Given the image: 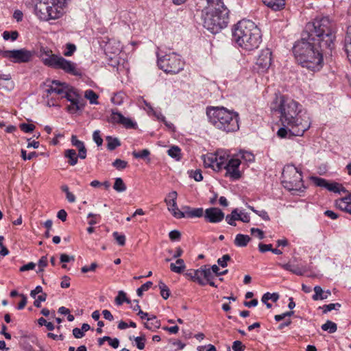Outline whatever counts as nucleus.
<instances>
[{"label": "nucleus", "mask_w": 351, "mask_h": 351, "mask_svg": "<svg viewBox=\"0 0 351 351\" xmlns=\"http://www.w3.org/2000/svg\"><path fill=\"white\" fill-rule=\"evenodd\" d=\"M336 26L328 16H317L306 24L293 53L296 61L307 69L316 71L323 66L324 56H331L335 48Z\"/></svg>", "instance_id": "nucleus-1"}, {"label": "nucleus", "mask_w": 351, "mask_h": 351, "mask_svg": "<svg viewBox=\"0 0 351 351\" xmlns=\"http://www.w3.org/2000/svg\"><path fill=\"white\" fill-rule=\"evenodd\" d=\"M300 105L293 99L283 95L276 96L271 103V111L280 114L283 126L289 128L292 135L300 136L309 129L311 121L306 114H302Z\"/></svg>", "instance_id": "nucleus-2"}, {"label": "nucleus", "mask_w": 351, "mask_h": 351, "mask_svg": "<svg viewBox=\"0 0 351 351\" xmlns=\"http://www.w3.org/2000/svg\"><path fill=\"white\" fill-rule=\"evenodd\" d=\"M197 11H201L203 26L213 34L227 27L229 10L221 0H195Z\"/></svg>", "instance_id": "nucleus-3"}, {"label": "nucleus", "mask_w": 351, "mask_h": 351, "mask_svg": "<svg viewBox=\"0 0 351 351\" xmlns=\"http://www.w3.org/2000/svg\"><path fill=\"white\" fill-rule=\"evenodd\" d=\"M232 36L238 46L246 51L257 49L262 41L260 29L250 20L238 22L233 29Z\"/></svg>", "instance_id": "nucleus-4"}, {"label": "nucleus", "mask_w": 351, "mask_h": 351, "mask_svg": "<svg viewBox=\"0 0 351 351\" xmlns=\"http://www.w3.org/2000/svg\"><path fill=\"white\" fill-rule=\"evenodd\" d=\"M206 114L209 122L217 129L226 133L234 132L239 129V115L224 107H208Z\"/></svg>", "instance_id": "nucleus-5"}, {"label": "nucleus", "mask_w": 351, "mask_h": 351, "mask_svg": "<svg viewBox=\"0 0 351 351\" xmlns=\"http://www.w3.org/2000/svg\"><path fill=\"white\" fill-rule=\"evenodd\" d=\"M63 4L60 0H38L35 5L34 12L41 21L57 19L63 14Z\"/></svg>", "instance_id": "nucleus-6"}, {"label": "nucleus", "mask_w": 351, "mask_h": 351, "mask_svg": "<svg viewBox=\"0 0 351 351\" xmlns=\"http://www.w3.org/2000/svg\"><path fill=\"white\" fill-rule=\"evenodd\" d=\"M41 56L45 65L56 69H61L66 73L73 75H80V72L76 69V64L62 57L54 54H50L51 51L41 49Z\"/></svg>", "instance_id": "nucleus-7"}, {"label": "nucleus", "mask_w": 351, "mask_h": 351, "mask_svg": "<svg viewBox=\"0 0 351 351\" xmlns=\"http://www.w3.org/2000/svg\"><path fill=\"white\" fill-rule=\"evenodd\" d=\"M282 183L289 191H299L304 186L302 173L292 165L284 167L282 173Z\"/></svg>", "instance_id": "nucleus-8"}, {"label": "nucleus", "mask_w": 351, "mask_h": 351, "mask_svg": "<svg viewBox=\"0 0 351 351\" xmlns=\"http://www.w3.org/2000/svg\"><path fill=\"white\" fill-rule=\"evenodd\" d=\"M159 68L167 73L176 74L184 67V62L175 53L167 54L158 59Z\"/></svg>", "instance_id": "nucleus-9"}, {"label": "nucleus", "mask_w": 351, "mask_h": 351, "mask_svg": "<svg viewBox=\"0 0 351 351\" xmlns=\"http://www.w3.org/2000/svg\"><path fill=\"white\" fill-rule=\"evenodd\" d=\"M3 58L15 63L28 62L34 56V52L25 49L6 50L1 51Z\"/></svg>", "instance_id": "nucleus-10"}, {"label": "nucleus", "mask_w": 351, "mask_h": 351, "mask_svg": "<svg viewBox=\"0 0 351 351\" xmlns=\"http://www.w3.org/2000/svg\"><path fill=\"white\" fill-rule=\"evenodd\" d=\"M272 53L268 48L263 49L255 62L254 69L260 73L267 71L271 65Z\"/></svg>", "instance_id": "nucleus-11"}, {"label": "nucleus", "mask_w": 351, "mask_h": 351, "mask_svg": "<svg viewBox=\"0 0 351 351\" xmlns=\"http://www.w3.org/2000/svg\"><path fill=\"white\" fill-rule=\"evenodd\" d=\"M108 121L109 123L113 124L122 125L127 129L134 128L136 125V123L132 119L125 117L121 112L114 110H112V113Z\"/></svg>", "instance_id": "nucleus-12"}, {"label": "nucleus", "mask_w": 351, "mask_h": 351, "mask_svg": "<svg viewBox=\"0 0 351 351\" xmlns=\"http://www.w3.org/2000/svg\"><path fill=\"white\" fill-rule=\"evenodd\" d=\"M79 95L77 93L75 89L68 85L66 91L64 95H62V98H66L71 103V105L67 107L68 111L71 112H75L80 110L79 106Z\"/></svg>", "instance_id": "nucleus-13"}, {"label": "nucleus", "mask_w": 351, "mask_h": 351, "mask_svg": "<svg viewBox=\"0 0 351 351\" xmlns=\"http://www.w3.org/2000/svg\"><path fill=\"white\" fill-rule=\"evenodd\" d=\"M241 160L239 158H230L224 169L226 170V176H229L232 180H238L241 177V173L239 168Z\"/></svg>", "instance_id": "nucleus-14"}, {"label": "nucleus", "mask_w": 351, "mask_h": 351, "mask_svg": "<svg viewBox=\"0 0 351 351\" xmlns=\"http://www.w3.org/2000/svg\"><path fill=\"white\" fill-rule=\"evenodd\" d=\"M203 217L206 222L217 223L221 222L225 217L224 213L219 208L211 207L204 211Z\"/></svg>", "instance_id": "nucleus-15"}, {"label": "nucleus", "mask_w": 351, "mask_h": 351, "mask_svg": "<svg viewBox=\"0 0 351 351\" xmlns=\"http://www.w3.org/2000/svg\"><path fill=\"white\" fill-rule=\"evenodd\" d=\"M182 211L174 213V217L177 219L184 217L194 218L202 217L204 215V209L202 208H192L190 206H185L182 208Z\"/></svg>", "instance_id": "nucleus-16"}, {"label": "nucleus", "mask_w": 351, "mask_h": 351, "mask_svg": "<svg viewBox=\"0 0 351 351\" xmlns=\"http://www.w3.org/2000/svg\"><path fill=\"white\" fill-rule=\"evenodd\" d=\"M68 85L66 83H61L58 80H53L51 85L46 89V92L47 94L56 93L62 98V95H64L65 91H66Z\"/></svg>", "instance_id": "nucleus-17"}, {"label": "nucleus", "mask_w": 351, "mask_h": 351, "mask_svg": "<svg viewBox=\"0 0 351 351\" xmlns=\"http://www.w3.org/2000/svg\"><path fill=\"white\" fill-rule=\"evenodd\" d=\"M337 208L351 214V193L335 201Z\"/></svg>", "instance_id": "nucleus-18"}, {"label": "nucleus", "mask_w": 351, "mask_h": 351, "mask_svg": "<svg viewBox=\"0 0 351 351\" xmlns=\"http://www.w3.org/2000/svg\"><path fill=\"white\" fill-rule=\"evenodd\" d=\"M217 160H216V165H217V171H219L221 169H224L226 164L228 162L229 156L223 152H217L215 153Z\"/></svg>", "instance_id": "nucleus-19"}, {"label": "nucleus", "mask_w": 351, "mask_h": 351, "mask_svg": "<svg viewBox=\"0 0 351 351\" xmlns=\"http://www.w3.org/2000/svg\"><path fill=\"white\" fill-rule=\"evenodd\" d=\"M313 290L315 293L312 298L315 301L326 300L331 295L330 290L324 291L320 286H315Z\"/></svg>", "instance_id": "nucleus-20"}, {"label": "nucleus", "mask_w": 351, "mask_h": 351, "mask_svg": "<svg viewBox=\"0 0 351 351\" xmlns=\"http://www.w3.org/2000/svg\"><path fill=\"white\" fill-rule=\"evenodd\" d=\"M278 265L280 266L285 270L291 271V273L298 276H302L306 271V269L304 268L300 267L298 265H294L289 263L286 264L279 263Z\"/></svg>", "instance_id": "nucleus-21"}, {"label": "nucleus", "mask_w": 351, "mask_h": 351, "mask_svg": "<svg viewBox=\"0 0 351 351\" xmlns=\"http://www.w3.org/2000/svg\"><path fill=\"white\" fill-rule=\"evenodd\" d=\"M203 162L206 167H211L217 171L216 160L217 157L215 154L209 153L202 156Z\"/></svg>", "instance_id": "nucleus-22"}, {"label": "nucleus", "mask_w": 351, "mask_h": 351, "mask_svg": "<svg viewBox=\"0 0 351 351\" xmlns=\"http://www.w3.org/2000/svg\"><path fill=\"white\" fill-rule=\"evenodd\" d=\"M263 3L274 10H282L285 5V0H263Z\"/></svg>", "instance_id": "nucleus-23"}, {"label": "nucleus", "mask_w": 351, "mask_h": 351, "mask_svg": "<svg viewBox=\"0 0 351 351\" xmlns=\"http://www.w3.org/2000/svg\"><path fill=\"white\" fill-rule=\"evenodd\" d=\"M64 157L68 158V163L74 166L77 163L78 156L75 149H69L64 151Z\"/></svg>", "instance_id": "nucleus-24"}, {"label": "nucleus", "mask_w": 351, "mask_h": 351, "mask_svg": "<svg viewBox=\"0 0 351 351\" xmlns=\"http://www.w3.org/2000/svg\"><path fill=\"white\" fill-rule=\"evenodd\" d=\"M250 239L248 235L238 234L234 239V243L237 247H243L247 245Z\"/></svg>", "instance_id": "nucleus-25"}, {"label": "nucleus", "mask_w": 351, "mask_h": 351, "mask_svg": "<svg viewBox=\"0 0 351 351\" xmlns=\"http://www.w3.org/2000/svg\"><path fill=\"white\" fill-rule=\"evenodd\" d=\"M147 322L144 324L145 327L150 330H155L158 329L160 326V322L159 320L156 319V317L152 315V317H149L147 318Z\"/></svg>", "instance_id": "nucleus-26"}, {"label": "nucleus", "mask_w": 351, "mask_h": 351, "mask_svg": "<svg viewBox=\"0 0 351 351\" xmlns=\"http://www.w3.org/2000/svg\"><path fill=\"white\" fill-rule=\"evenodd\" d=\"M176 263L178 265H176L175 263L170 264V269L172 271L177 273V274L182 273L186 267L184 260L181 259V258H178V259H177Z\"/></svg>", "instance_id": "nucleus-27"}, {"label": "nucleus", "mask_w": 351, "mask_h": 351, "mask_svg": "<svg viewBox=\"0 0 351 351\" xmlns=\"http://www.w3.org/2000/svg\"><path fill=\"white\" fill-rule=\"evenodd\" d=\"M344 50L348 61L351 64V34L347 32L344 38Z\"/></svg>", "instance_id": "nucleus-28"}, {"label": "nucleus", "mask_w": 351, "mask_h": 351, "mask_svg": "<svg viewBox=\"0 0 351 351\" xmlns=\"http://www.w3.org/2000/svg\"><path fill=\"white\" fill-rule=\"evenodd\" d=\"M326 189L329 191L340 193L341 192H346V189L337 182H328L326 186Z\"/></svg>", "instance_id": "nucleus-29"}, {"label": "nucleus", "mask_w": 351, "mask_h": 351, "mask_svg": "<svg viewBox=\"0 0 351 351\" xmlns=\"http://www.w3.org/2000/svg\"><path fill=\"white\" fill-rule=\"evenodd\" d=\"M106 139L107 141V148L110 151H112L121 145V142L117 138L108 136Z\"/></svg>", "instance_id": "nucleus-30"}, {"label": "nucleus", "mask_w": 351, "mask_h": 351, "mask_svg": "<svg viewBox=\"0 0 351 351\" xmlns=\"http://www.w3.org/2000/svg\"><path fill=\"white\" fill-rule=\"evenodd\" d=\"M149 155H150V152L147 149H144L140 152L134 151L132 152V156L135 158H141V159L147 160V162L150 161Z\"/></svg>", "instance_id": "nucleus-31"}, {"label": "nucleus", "mask_w": 351, "mask_h": 351, "mask_svg": "<svg viewBox=\"0 0 351 351\" xmlns=\"http://www.w3.org/2000/svg\"><path fill=\"white\" fill-rule=\"evenodd\" d=\"M322 329L324 331H328L329 333H334L337 330V326L332 321L328 320L322 326Z\"/></svg>", "instance_id": "nucleus-32"}, {"label": "nucleus", "mask_w": 351, "mask_h": 351, "mask_svg": "<svg viewBox=\"0 0 351 351\" xmlns=\"http://www.w3.org/2000/svg\"><path fill=\"white\" fill-rule=\"evenodd\" d=\"M177 196L178 194L176 191H172L167 195V197L165 199V202L167 204V206H176Z\"/></svg>", "instance_id": "nucleus-33"}, {"label": "nucleus", "mask_w": 351, "mask_h": 351, "mask_svg": "<svg viewBox=\"0 0 351 351\" xmlns=\"http://www.w3.org/2000/svg\"><path fill=\"white\" fill-rule=\"evenodd\" d=\"M168 155L179 160L181 158V149L178 146H173L167 151Z\"/></svg>", "instance_id": "nucleus-34"}, {"label": "nucleus", "mask_w": 351, "mask_h": 351, "mask_svg": "<svg viewBox=\"0 0 351 351\" xmlns=\"http://www.w3.org/2000/svg\"><path fill=\"white\" fill-rule=\"evenodd\" d=\"M158 287L160 290V295L163 299L167 300L170 295V290L169 287L160 280L158 283Z\"/></svg>", "instance_id": "nucleus-35"}, {"label": "nucleus", "mask_w": 351, "mask_h": 351, "mask_svg": "<svg viewBox=\"0 0 351 351\" xmlns=\"http://www.w3.org/2000/svg\"><path fill=\"white\" fill-rule=\"evenodd\" d=\"M2 36L5 40H11L12 41H14L18 38L19 34V32L16 30L11 32L4 31Z\"/></svg>", "instance_id": "nucleus-36"}, {"label": "nucleus", "mask_w": 351, "mask_h": 351, "mask_svg": "<svg viewBox=\"0 0 351 351\" xmlns=\"http://www.w3.org/2000/svg\"><path fill=\"white\" fill-rule=\"evenodd\" d=\"M113 188L118 192H123L126 190V186L121 178H117L115 179Z\"/></svg>", "instance_id": "nucleus-37"}, {"label": "nucleus", "mask_w": 351, "mask_h": 351, "mask_svg": "<svg viewBox=\"0 0 351 351\" xmlns=\"http://www.w3.org/2000/svg\"><path fill=\"white\" fill-rule=\"evenodd\" d=\"M124 302L130 304L131 301L126 297V294L123 291H120L115 298V302L117 305H121Z\"/></svg>", "instance_id": "nucleus-38"}, {"label": "nucleus", "mask_w": 351, "mask_h": 351, "mask_svg": "<svg viewBox=\"0 0 351 351\" xmlns=\"http://www.w3.org/2000/svg\"><path fill=\"white\" fill-rule=\"evenodd\" d=\"M84 96L86 99H88L90 101V103L97 104V99L98 98V95L93 90H87L85 91Z\"/></svg>", "instance_id": "nucleus-39"}, {"label": "nucleus", "mask_w": 351, "mask_h": 351, "mask_svg": "<svg viewBox=\"0 0 351 351\" xmlns=\"http://www.w3.org/2000/svg\"><path fill=\"white\" fill-rule=\"evenodd\" d=\"M195 271L197 273H195V275H194L195 278L193 279V282H196L200 285H205L206 282L202 278V266L198 269H195Z\"/></svg>", "instance_id": "nucleus-40"}, {"label": "nucleus", "mask_w": 351, "mask_h": 351, "mask_svg": "<svg viewBox=\"0 0 351 351\" xmlns=\"http://www.w3.org/2000/svg\"><path fill=\"white\" fill-rule=\"evenodd\" d=\"M279 298V295L276 293H270L269 292L265 293L261 299L262 302L266 303L269 300H271L273 302H276Z\"/></svg>", "instance_id": "nucleus-41"}, {"label": "nucleus", "mask_w": 351, "mask_h": 351, "mask_svg": "<svg viewBox=\"0 0 351 351\" xmlns=\"http://www.w3.org/2000/svg\"><path fill=\"white\" fill-rule=\"evenodd\" d=\"M112 165L117 170H122L125 169L128 164L127 161L117 158L112 162Z\"/></svg>", "instance_id": "nucleus-42"}, {"label": "nucleus", "mask_w": 351, "mask_h": 351, "mask_svg": "<svg viewBox=\"0 0 351 351\" xmlns=\"http://www.w3.org/2000/svg\"><path fill=\"white\" fill-rule=\"evenodd\" d=\"M212 269L207 268L206 265L202 266V275L203 278L207 281L213 280L214 276L213 275Z\"/></svg>", "instance_id": "nucleus-43"}, {"label": "nucleus", "mask_w": 351, "mask_h": 351, "mask_svg": "<svg viewBox=\"0 0 351 351\" xmlns=\"http://www.w3.org/2000/svg\"><path fill=\"white\" fill-rule=\"evenodd\" d=\"M241 158L248 162H254V156L252 153L247 151H241L240 152Z\"/></svg>", "instance_id": "nucleus-44"}, {"label": "nucleus", "mask_w": 351, "mask_h": 351, "mask_svg": "<svg viewBox=\"0 0 351 351\" xmlns=\"http://www.w3.org/2000/svg\"><path fill=\"white\" fill-rule=\"evenodd\" d=\"M311 180L317 186L326 188L328 181L324 178L319 177H312Z\"/></svg>", "instance_id": "nucleus-45"}, {"label": "nucleus", "mask_w": 351, "mask_h": 351, "mask_svg": "<svg viewBox=\"0 0 351 351\" xmlns=\"http://www.w3.org/2000/svg\"><path fill=\"white\" fill-rule=\"evenodd\" d=\"M71 142L72 145L78 149V151L81 149V148L82 149L85 147L84 143L82 141L78 140L75 135H72Z\"/></svg>", "instance_id": "nucleus-46"}, {"label": "nucleus", "mask_w": 351, "mask_h": 351, "mask_svg": "<svg viewBox=\"0 0 351 351\" xmlns=\"http://www.w3.org/2000/svg\"><path fill=\"white\" fill-rule=\"evenodd\" d=\"M114 239L117 242V243L123 246L125 244V237L123 234H120L117 232H114L112 234Z\"/></svg>", "instance_id": "nucleus-47"}, {"label": "nucleus", "mask_w": 351, "mask_h": 351, "mask_svg": "<svg viewBox=\"0 0 351 351\" xmlns=\"http://www.w3.org/2000/svg\"><path fill=\"white\" fill-rule=\"evenodd\" d=\"M152 285V282L151 281H148L143 284L141 287L138 288L136 290V293L139 297L143 295V291H147Z\"/></svg>", "instance_id": "nucleus-48"}, {"label": "nucleus", "mask_w": 351, "mask_h": 351, "mask_svg": "<svg viewBox=\"0 0 351 351\" xmlns=\"http://www.w3.org/2000/svg\"><path fill=\"white\" fill-rule=\"evenodd\" d=\"M134 341L136 342V347L139 350H143L145 348V343L146 341L145 335L135 337Z\"/></svg>", "instance_id": "nucleus-49"}, {"label": "nucleus", "mask_w": 351, "mask_h": 351, "mask_svg": "<svg viewBox=\"0 0 351 351\" xmlns=\"http://www.w3.org/2000/svg\"><path fill=\"white\" fill-rule=\"evenodd\" d=\"M249 208L256 215H258L259 217H261L265 221H269L270 218L267 214V213L265 210H257L254 209V207L249 206Z\"/></svg>", "instance_id": "nucleus-50"}, {"label": "nucleus", "mask_w": 351, "mask_h": 351, "mask_svg": "<svg viewBox=\"0 0 351 351\" xmlns=\"http://www.w3.org/2000/svg\"><path fill=\"white\" fill-rule=\"evenodd\" d=\"M19 128L23 132L25 133H30L34 130L35 125L33 124L23 123L20 124Z\"/></svg>", "instance_id": "nucleus-51"}, {"label": "nucleus", "mask_w": 351, "mask_h": 351, "mask_svg": "<svg viewBox=\"0 0 351 351\" xmlns=\"http://www.w3.org/2000/svg\"><path fill=\"white\" fill-rule=\"evenodd\" d=\"M231 259L230 255L225 254L221 258L217 260V263L222 267H226L228 265V261Z\"/></svg>", "instance_id": "nucleus-52"}, {"label": "nucleus", "mask_w": 351, "mask_h": 351, "mask_svg": "<svg viewBox=\"0 0 351 351\" xmlns=\"http://www.w3.org/2000/svg\"><path fill=\"white\" fill-rule=\"evenodd\" d=\"M190 177L193 178L197 182H199L203 180L202 172L199 169L191 171L190 173Z\"/></svg>", "instance_id": "nucleus-53"}, {"label": "nucleus", "mask_w": 351, "mask_h": 351, "mask_svg": "<svg viewBox=\"0 0 351 351\" xmlns=\"http://www.w3.org/2000/svg\"><path fill=\"white\" fill-rule=\"evenodd\" d=\"M93 141L95 142L97 146H101L103 143V139L101 137L100 132L95 130L93 134Z\"/></svg>", "instance_id": "nucleus-54"}, {"label": "nucleus", "mask_w": 351, "mask_h": 351, "mask_svg": "<svg viewBox=\"0 0 351 351\" xmlns=\"http://www.w3.org/2000/svg\"><path fill=\"white\" fill-rule=\"evenodd\" d=\"M245 348V345L241 341L237 340L233 342L232 350L234 351H244Z\"/></svg>", "instance_id": "nucleus-55"}, {"label": "nucleus", "mask_w": 351, "mask_h": 351, "mask_svg": "<svg viewBox=\"0 0 351 351\" xmlns=\"http://www.w3.org/2000/svg\"><path fill=\"white\" fill-rule=\"evenodd\" d=\"M38 156L36 152H30L27 155L26 151L24 149H21V157L24 160H32L33 158L36 157Z\"/></svg>", "instance_id": "nucleus-56"}, {"label": "nucleus", "mask_w": 351, "mask_h": 351, "mask_svg": "<svg viewBox=\"0 0 351 351\" xmlns=\"http://www.w3.org/2000/svg\"><path fill=\"white\" fill-rule=\"evenodd\" d=\"M47 293H42L39 295L37 299H36L35 301L34 302V306L40 308L41 306V302H45L47 299Z\"/></svg>", "instance_id": "nucleus-57"}, {"label": "nucleus", "mask_w": 351, "mask_h": 351, "mask_svg": "<svg viewBox=\"0 0 351 351\" xmlns=\"http://www.w3.org/2000/svg\"><path fill=\"white\" fill-rule=\"evenodd\" d=\"M75 49L76 47L75 45L68 43L66 44V50L64 52V55L65 56H71L73 55Z\"/></svg>", "instance_id": "nucleus-58"}, {"label": "nucleus", "mask_w": 351, "mask_h": 351, "mask_svg": "<svg viewBox=\"0 0 351 351\" xmlns=\"http://www.w3.org/2000/svg\"><path fill=\"white\" fill-rule=\"evenodd\" d=\"M98 267V265L96 263H92L90 266H84L81 268V271L82 273H87L88 271H94L97 267Z\"/></svg>", "instance_id": "nucleus-59"}, {"label": "nucleus", "mask_w": 351, "mask_h": 351, "mask_svg": "<svg viewBox=\"0 0 351 351\" xmlns=\"http://www.w3.org/2000/svg\"><path fill=\"white\" fill-rule=\"evenodd\" d=\"M288 133H289L290 135L293 136V135L290 133V132H289V128H287V127H285V126H284L283 128H280V129L278 130L277 134H278V136L279 137H280V138H285V137L287 136V135L288 134Z\"/></svg>", "instance_id": "nucleus-60"}, {"label": "nucleus", "mask_w": 351, "mask_h": 351, "mask_svg": "<svg viewBox=\"0 0 351 351\" xmlns=\"http://www.w3.org/2000/svg\"><path fill=\"white\" fill-rule=\"evenodd\" d=\"M211 269H212V271L217 276H222V275H225L228 273V269H226L223 271H221V269H219V267L216 265H213L212 267H211Z\"/></svg>", "instance_id": "nucleus-61"}, {"label": "nucleus", "mask_w": 351, "mask_h": 351, "mask_svg": "<svg viewBox=\"0 0 351 351\" xmlns=\"http://www.w3.org/2000/svg\"><path fill=\"white\" fill-rule=\"evenodd\" d=\"M272 245L271 244H264V243H259L258 244V249L259 251L262 253H265L267 251L271 252Z\"/></svg>", "instance_id": "nucleus-62"}, {"label": "nucleus", "mask_w": 351, "mask_h": 351, "mask_svg": "<svg viewBox=\"0 0 351 351\" xmlns=\"http://www.w3.org/2000/svg\"><path fill=\"white\" fill-rule=\"evenodd\" d=\"M169 237L171 241H178L181 237V234L178 230H172L169 232Z\"/></svg>", "instance_id": "nucleus-63"}, {"label": "nucleus", "mask_w": 351, "mask_h": 351, "mask_svg": "<svg viewBox=\"0 0 351 351\" xmlns=\"http://www.w3.org/2000/svg\"><path fill=\"white\" fill-rule=\"evenodd\" d=\"M251 233L256 236L258 239H263L264 238V232L259 228H251Z\"/></svg>", "instance_id": "nucleus-64"}]
</instances>
